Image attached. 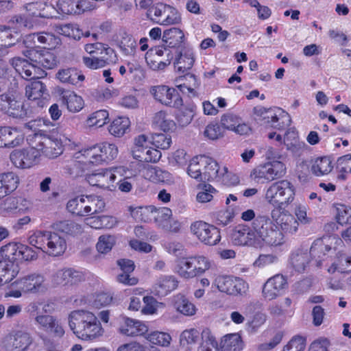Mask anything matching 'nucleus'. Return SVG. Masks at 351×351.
Segmentation results:
<instances>
[{
    "label": "nucleus",
    "mask_w": 351,
    "mask_h": 351,
    "mask_svg": "<svg viewBox=\"0 0 351 351\" xmlns=\"http://www.w3.org/2000/svg\"><path fill=\"white\" fill-rule=\"evenodd\" d=\"M84 155L89 158L88 163L108 162L118 155V148L114 144L102 143L84 150Z\"/></svg>",
    "instance_id": "423d86ee"
},
{
    "label": "nucleus",
    "mask_w": 351,
    "mask_h": 351,
    "mask_svg": "<svg viewBox=\"0 0 351 351\" xmlns=\"http://www.w3.org/2000/svg\"><path fill=\"white\" fill-rule=\"evenodd\" d=\"M174 306L184 315L191 316L195 313L196 308L184 295L178 294L174 297Z\"/></svg>",
    "instance_id": "c9c22d12"
},
{
    "label": "nucleus",
    "mask_w": 351,
    "mask_h": 351,
    "mask_svg": "<svg viewBox=\"0 0 351 351\" xmlns=\"http://www.w3.org/2000/svg\"><path fill=\"white\" fill-rule=\"evenodd\" d=\"M232 242L237 245H253L255 243V235L249 227L238 225L232 230L230 235Z\"/></svg>",
    "instance_id": "dca6fc26"
},
{
    "label": "nucleus",
    "mask_w": 351,
    "mask_h": 351,
    "mask_svg": "<svg viewBox=\"0 0 351 351\" xmlns=\"http://www.w3.org/2000/svg\"><path fill=\"white\" fill-rule=\"evenodd\" d=\"M36 322L46 332L54 337H62L64 335L63 327L54 317L49 315H38Z\"/></svg>",
    "instance_id": "a211bd4d"
},
{
    "label": "nucleus",
    "mask_w": 351,
    "mask_h": 351,
    "mask_svg": "<svg viewBox=\"0 0 351 351\" xmlns=\"http://www.w3.org/2000/svg\"><path fill=\"white\" fill-rule=\"evenodd\" d=\"M177 272L184 278H191L196 276L194 271L193 257L182 258L178 261Z\"/></svg>",
    "instance_id": "72a5a7b5"
},
{
    "label": "nucleus",
    "mask_w": 351,
    "mask_h": 351,
    "mask_svg": "<svg viewBox=\"0 0 351 351\" xmlns=\"http://www.w3.org/2000/svg\"><path fill=\"white\" fill-rule=\"evenodd\" d=\"M125 326L120 332L129 337L141 336L147 332V326L143 322L129 317H124Z\"/></svg>",
    "instance_id": "5701e85b"
},
{
    "label": "nucleus",
    "mask_w": 351,
    "mask_h": 351,
    "mask_svg": "<svg viewBox=\"0 0 351 351\" xmlns=\"http://www.w3.org/2000/svg\"><path fill=\"white\" fill-rule=\"evenodd\" d=\"M197 351H219L217 341L213 336L210 335L208 331H203L202 342L197 348Z\"/></svg>",
    "instance_id": "49530a36"
},
{
    "label": "nucleus",
    "mask_w": 351,
    "mask_h": 351,
    "mask_svg": "<svg viewBox=\"0 0 351 351\" xmlns=\"http://www.w3.org/2000/svg\"><path fill=\"white\" fill-rule=\"evenodd\" d=\"M68 319L70 329L82 340H93L102 334L99 321L93 313L89 311L84 310L71 311Z\"/></svg>",
    "instance_id": "f257e3e1"
},
{
    "label": "nucleus",
    "mask_w": 351,
    "mask_h": 351,
    "mask_svg": "<svg viewBox=\"0 0 351 351\" xmlns=\"http://www.w3.org/2000/svg\"><path fill=\"white\" fill-rule=\"evenodd\" d=\"M337 169L342 173H351V154L339 157L337 161Z\"/></svg>",
    "instance_id": "774afa93"
},
{
    "label": "nucleus",
    "mask_w": 351,
    "mask_h": 351,
    "mask_svg": "<svg viewBox=\"0 0 351 351\" xmlns=\"http://www.w3.org/2000/svg\"><path fill=\"white\" fill-rule=\"evenodd\" d=\"M282 232L286 234H293L298 228L299 222L290 214L282 213L276 219Z\"/></svg>",
    "instance_id": "7c9ffc66"
},
{
    "label": "nucleus",
    "mask_w": 351,
    "mask_h": 351,
    "mask_svg": "<svg viewBox=\"0 0 351 351\" xmlns=\"http://www.w3.org/2000/svg\"><path fill=\"white\" fill-rule=\"evenodd\" d=\"M23 138L17 130L9 126H0V147L11 149L19 146Z\"/></svg>",
    "instance_id": "f3484780"
},
{
    "label": "nucleus",
    "mask_w": 351,
    "mask_h": 351,
    "mask_svg": "<svg viewBox=\"0 0 351 351\" xmlns=\"http://www.w3.org/2000/svg\"><path fill=\"white\" fill-rule=\"evenodd\" d=\"M181 21V16L178 10L169 5V9L167 12L165 17L163 19H158L157 23L162 25L178 24Z\"/></svg>",
    "instance_id": "13d9d810"
},
{
    "label": "nucleus",
    "mask_w": 351,
    "mask_h": 351,
    "mask_svg": "<svg viewBox=\"0 0 351 351\" xmlns=\"http://www.w3.org/2000/svg\"><path fill=\"white\" fill-rule=\"evenodd\" d=\"M149 93L157 101L166 106L179 108L183 105L182 97L174 88L165 85L154 86L150 88Z\"/></svg>",
    "instance_id": "39448f33"
},
{
    "label": "nucleus",
    "mask_w": 351,
    "mask_h": 351,
    "mask_svg": "<svg viewBox=\"0 0 351 351\" xmlns=\"http://www.w3.org/2000/svg\"><path fill=\"white\" fill-rule=\"evenodd\" d=\"M40 155L38 151L29 149H16L13 151L10 158L12 162L18 168L27 169L37 162Z\"/></svg>",
    "instance_id": "9b49d317"
},
{
    "label": "nucleus",
    "mask_w": 351,
    "mask_h": 351,
    "mask_svg": "<svg viewBox=\"0 0 351 351\" xmlns=\"http://www.w3.org/2000/svg\"><path fill=\"white\" fill-rule=\"evenodd\" d=\"M23 54L29 61L36 64V66H42L47 69H52L58 64L57 56L52 52L35 47L23 51Z\"/></svg>",
    "instance_id": "0eeeda50"
},
{
    "label": "nucleus",
    "mask_w": 351,
    "mask_h": 351,
    "mask_svg": "<svg viewBox=\"0 0 351 351\" xmlns=\"http://www.w3.org/2000/svg\"><path fill=\"white\" fill-rule=\"evenodd\" d=\"M114 243V237L112 235L104 234L99 237L96 247L99 253L106 254L112 250Z\"/></svg>",
    "instance_id": "603ef678"
},
{
    "label": "nucleus",
    "mask_w": 351,
    "mask_h": 351,
    "mask_svg": "<svg viewBox=\"0 0 351 351\" xmlns=\"http://www.w3.org/2000/svg\"><path fill=\"white\" fill-rule=\"evenodd\" d=\"M56 77L62 83L73 85H77L85 78L80 71L73 67L60 69L56 74Z\"/></svg>",
    "instance_id": "393cba45"
},
{
    "label": "nucleus",
    "mask_w": 351,
    "mask_h": 351,
    "mask_svg": "<svg viewBox=\"0 0 351 351\" xmlns=\"http://www.w3.org/2000/svg\"><path fill=\"white\" fill-rule=\"evenodd\" d=\"M257 235L267 244L278 245L282 243L283 234L267 216L259 215L252 223Z\"/></svg>",
    "instance_id": "20e7f679"
},
{
    "label": "nucleus",
    "mask_w": 351,
    "mask_h": 351,
    "mask_svg": "<svg viewBox=\"0 0 351 351\" xmlns=\"http://www.w3.org/2000/svg\"><path fill=\"white\" fill-rule=\"evenodd\" d=\"M195 59L192 53L184 54L180 53L174 62V66L178 72L183 73L192 68Z\"/></svg>",
    "instance_id": "a19ab883"
},
{
    "label": "nucleus",
    "mask_w": 351,
    "mask_h": 351,
    "mask_svg": "<svg viewBox=\"0 0 351 351\" xmlns=\"http://www.w3.org/2000/svg\"><path fill=\"white\" fill-rule=\"evenodd\" d=\"M291 119L289 114L281 111L279 115L275 112V117L271 119L267 128H272L278 130H282L291 125Z\"/></svg>",
    "instance_id": "37998d69"
},
{
    "label": "nucleus",
    "mask_w": 351,
    "mask_h": 351,
    "mask_svg": "<svg viewBox=\"0 0 351 351\" xmlns=\"http://www.w3.org/2000/svg\"><path fill=\"white\" fill-rule=\"evenodd\" d=\"M254 120L259 124L265 127L269 123L271 119L275 117V112L272 108H265L263 106H256L253 108Z\"/></svg>",
    "instance_id": "4c0bfd02"
},
{
    "label": "nucleus",
    "mask_w": 351,
    "mask_h": 351,
    "mask_svg": "<svg viewBox=\"0 0 351 351\" xmlns=\"http://www.w3.org/2000/svg\"><path fill=\"white\" fill-rule=\"evenodd\" d=\"M337 222L341 224H348L351 223V208L348 207L345 205H341L339 208H337Z\"/></svg>",
    "instance_id": "338daca9"
},
{
    "label": "nucleus",
    "mask_w": 351,
    "mask_h": 351,
    "mask_svg": "<svg viewBox=\"0 0 351 351\" xmlns=\"http://www.w3.org/2000/svg\"><path fill=\"white\" fill-rule=\"evenodd\" d=\"M18 34H12L10 26L0 25V45L5 47L14 46L19 40Z\"/></svg>",
    "instance_id": "c03bdc74"
},
{
    "label": "nucleus",
    "mask_w": 351,
    "mask_h": 351,
    "mask_svg": "<svg viewBox=\"0 0 351 351\" xmlns=\"http://www.w3.org/2000/svg\"><path fill=\"white\" fill-rule=\"evenodd\" d=\"M41 153L49 158L58 157L62 153L61 142L46 134Z\"/></svg>",
    "instance_id": "cd10ccee"
},
{
    "label": "nucleus",
    "mask_w": 351,
    "mask_h": 351,
    "mask_svg": "<svg viewBox=\"0 0 351 351\" xmlns=\"http://www.w3.org/2000/svg\"><path fill=\"white\" fill-rule=\"evenodd\" d=\"M115 178L116 176L108 169H101L86 176V180L90 185L103 189L109 188L110 183L114 182Z\"/></svg>",
    "instance_id": "aec40b11"
},
{
    "label": "nucleus",
    "mask_w": 351,
    "mask_h": 351,
    "mask_svg": "<svg viewBox=\"0 0 351 351\" xmlns=\"http://www.w3.org/2000/svg\"><path fill=\"white\" fill-rule=\"evenodd\" d=\"M32 343V338L28 332L19 330L5 337L3 347L6 351H26Z\"/></svg>",
    "instance_id": "9d476101"
},
{
    "label": "nucleus",
    "mask_w": 351,
    "mask_h": 351,
    "mask_svg": "<svg viewBox=\"0 0 351 351\" xmlns=\"http://www.w3.org/2000/svg\"><path fill=\"white\" fill-rule=\"evenodd\" d=\"M58 93L62 104L72 112L80 111L84 107V100L82 97L77 95L73 91L59 88Z\"/></svg>",
    "instance_id": "6ab92c4d"
},
{
    "label": "nucleus",
    "mask_w": 351,
    "mask_h": 351,
    "mask_svg": "<svg viewBox=\"0 0 351 351\" xmlns=\"http://www.w3.org/2000/svg\"><path fill=\"white\" fill-rule=\"evenodd\" d=\"M243 343L238 333L226 335L221 342V351H241Z\"/></svg>",
    "instance_id": "c756f323"
},
{
    "label": "nucleus",
    "mask_w": 351,
    "mask_h": 351,
    "mask_svg": "<svg viewBox=\"0 0 351 351\" xmlns=\"http://www.w3.org/2000/svg\"><path fill=\"white\" fill-rule=\"evenodd\" d=\"M47 231H38L30 236L28 239L29 243L35 247L39 251L45 252L46 242H47Z\"/></svg>",
    "instance_id": "8fccbe9b"
},
{
    "label": "nucleus",
    "mask_w": 351,
    "mask_h": 351,
    "mask_svg": "<svg viewBox=\"0 0 351 351\" xmlns=\"http://www.w3.org/2000/svg\"><path fill=\"white\" fill-rule=\"evenodd\" d=\"M217 289L229 295H243L247 290V284L241 278L232 276H219L216 279Z\"/></svg>",
    "instance_id": "1a4fd4ad"
},
{
    "label": "nucleus",
    "mask_w": 351,
    "mask_h": 351,
    "mask_svg": "<svg viewBox=\"0 0 351 351\" xmlns=\"http://www.w3.org/2000/svg\"><path fill=\"white\" fill-rule=\"evenodd\" d=\"M223 131L217 123L208 124L204 132V136L210 140L219 138L223 136Z\"/></svg>",
    "instance_id": "69168bd1"
},
{
    "label": "nucleus",
    "mask_w": 351,
    "mask_h": 351,
    "mask_svg": "<svg viewBox=\"0 0 351 351\" xmlns=\"http://www.w3.org/2000/svg\"><path fill=\"white\" fill-rule=\"evenodd\" d=\"M12 263L0 260V286L10 282L14 278V272L12 271Z\"/></svg>",
    "instance_id": "09e8293b"
},
{
    "label": "nucleus",
    "mask_w": 351,
    "mask_h": 351,
    "mask_svg": "<svg viewBox=\"0 0 351 351\" xmlns=\"http://www.w3.org/2000/svg\"><path fill=\"white\" fill-rule=\"evenodd\" d=\"M333 167L332 162L328 157L324 156L317 158L312 165L311 170L313 173L317 176H322L330 173Z\"/></svg>",
    "instance_id": "79ce46f5"
},
{
    "label": "nucleus",
    "mask_w": 351,
    "mask_h": 351,
    "mask_svg": "<svg viewBox=\"0 0 351 351\" xmlns=\"http://www.w3.org/2000/svg\"><path fill=\"white\" fill-rule=\"evenodd\" d=\"M152 143L157 148L167 149L171 143V138L164 133L154 134L152 136Z\"/></svg>",
    "instance_id": "4d7b16f0"
},
{
    "label": "nucleus",
    "mask_w": 351,
    "mask_h": 351,
    "mask_svg": "<svg viewBox=\"0 0 351 351\" xmlns=\"http://www.w3.org/2000/svg\"><path fill=\"white\" fill-rule=\"evenodd\" d=\"M193 263L196 276L204 274L210 266V262L204 256L193 257Z\"/></svg>",
    "instance_id": "e2e57ef3"
},
{
    "label": "nucleus",
    "mask_w": 351,
    "mask_h": 351,
    "mask_svg": "<svg viewBox=\"0 0 351 351\" xmlns=\"http://www.w3.org/2000/svg\"><path fill=\"white\" fill-rule=\"evenodd\" d=\"M151 212L154 215L156 221H166L170 219L172 215V211L167 207L156 208L152 206Z\"/></svg>",
    "instance_id": "0e129e2a"
},
{
    "label": "nucleus",
    "mask_w": 351,
    "mask_h": 351,
    "mask_svg": "<svg viewBox=\"0 0 351 351\" xmlns=\"http://www.w3.org/2000/svg\"><path fill=\"white\" fill-rule=\"evenodd\" d=\"M178 109L176 117L179 125L182 127L189 125L193 119V111L192 108L184 107L183 106Z\"/></svg>",
    "instance_id": "5fc2aeb1"
},
{
    "label": "nucleus",
    "mask_w": 351,
    "mask_h": 351,
    "mask_svg": "<svg viewBox=\"0 0 351 351\" xmlns=\"http://www.w3.org/2000/svg\"><path fill=\"white\" fill-rule=\"evenodd\" d=\"M169 9V5L164 3H156L152 6L149 7L148 14L156 17L155 20L157 22L158 19H163L165 17L167 12Z\"/></svg>",
    "instance_id": "680f3d73"
},
{
    "label": "nucleus",
    "mask_w": 351,
    "mask_h": 351,
    "mask_svg": "<svg viewBox=\"0 0 351 351\" xmlns=\"http://www.w3.org/2000/svg\"><path fill=\"white\" fill-rule=\"evenodd\" d=\"M187 173L196 180H213L219 176V165L212 158L206 156H197L190 161Z\"/></svg>",
    "instance_id": "f03ea898"
},
{
    "label": "nucleus",
    "mask_w": 351,
    "mask_h": 351,
    "mask_svg": "<svg viewBox=\"0 0 351 351\" xmlns=\"http://www.w3.org/2000/svg\"><path fill=\"white\" fill-rule=\"evenodd\" d=\"M330 249V247L325 244L322 239H317L313 243L310 248L309 258H311V262H315V266L319 267L322 266L324 256Z\"/></svg>",
    "instance_id": "b1692460"
},
{
    "label": "nucleus",
    "mask_w": 351,
    "mask_h": 351,
    "mask_svg": "<svg viewBox=\"0 0 351 351\" xmlns=\"http://www.w3.org/2000/svg\"><path fill=\"white\" fill-rule=\"evenodd\" d=\"M200 340L197 330L191 328L184 330L180 336V346L182 351H191Z\"/></svg>",
    "instance_id": "a878e982"
},
{
    "label": "nucleus",
    "mask_w": 351,
    "mask_h": 351,
    "mask_svg": "<svg viewBox=\"0 0 351 351\" xmlns=\"http://www.w3.org/2000/svg\"><path fill=\"white\" fill-rule=\"evenodd\" d=\"M109 114L107 110H97L90 114L87 119V123L89 126H97L100 128L106 123Z\"/></svg>",
    "instance_id": "3c124183"
},
{
    "label": "nucleus",
    "mask_w": 351,
    "mask_h": 351,
    "mask_svg": "<svg viewBox=\"0 0 351 351\" xmlns=\"http://www.w3.org/2000/svg\"><path fill=\"white\" fill-rule=\"evenodd\" d=\"M88 196L75 197L70 199L66 204L67 210L78 216H84L92 210V206L87 204Z\"/></svg>",
    "instance_id": "4be33fe9"
},
{
    "label": "nucleus",
    "mask_w": 351,
    "mask_h": 351,
    "mask_svg": "<svg viewBox=\"0 0 351 351\" xmlns=\"http://www.w3.org/2000/svg\"><path fill=\"white\" fill-rule=\"evenodd\" d=\"M287 287V281L282 274H277L269 278L263 287V295L265 299L272 300L281 295Z\"/></svg>",
    "instance_id": "f8f14e48"
},
{
    "label": "nucleus",
    "mask_w": 351,
    "mask_h": 351,
    "mask_svg": "<svg viewBox=\"0 0 351 351\" xmlns=\"http://www.w3.org/2000/svg\"><path fill=\"white\" fill-rule=\"evenodd\" d=\"M184 35L182 31L177 27L166 29L163 32L162 41L169 48L179 46L184 40Z\"/></svg>",
    "instance_id": "c85d7f7f"
},
{
    "label": "nucleus",
    "mask_w": 351,
    "mask_h": 351,
    "mask_svg": "<svg viewBox=\"0 0 351 351\" xmlns=\"http://www.w3.org/2000/svg\"><path fill=\"white\" fill-rule=\"evenodd\" d=\"M147 339L153 344L167 346L170 343L171 337L166 332L154 331L149 334Z\"/></svg>",
    "instance_id": "6e6d98bb"
},
{
    "label": "nucleus",
    "mask_w": 351,
    "mask_h": 351,
    "mask_svg": "<svg viewBox=\"0 0 351 351\" xmlns=\"http://www.w3.org/2000/svg\"><path fill=\"white\" fill-rule=\"evenodd\" d=\"M295 197V188L287 180H282L271 184L265 194L266 199L279 209H284L291 203Z\"/></svg>",
    "instance_id": "7ed1b4c3"
},
{
    "label": "nucleus",
    "mask_w": 351,
    "mask_h": 351,
    "mask_svg": "<svg viewBox=\"0 0 351 351\" xmlns=\"http://www.w3.org/2000/svg\"><path fill=\"white\" fill-rule=\"evenodd\" d=\"M19 245L21 243L10 242L2 246L0 249V254L4 258L3 261L12 263L13 266L14 262L19 260V253H18L19 252Z\"/></svg>",
    "instance_id": "473e14b6"
},
{
    "label": "nucleus",
    "mask_w": 351,
    "mask_h": 351,
    "mask_svg": "<svg viewBox=\"0 0 351 351\" xmlns=\"http://www.w3.org/2000/svg\"><path fill=\"white\" fill-rule=\"evenodd\" d=\"M305 341L303 337L295 336L284 347L283 351H304Z\"/></svg>",
    "instance_id": "052dcab7"
},
{
    "label": "nucleus",
    "mask_w": 351,
    "mask_h": 351,
    "mask_svg": "<svg viewBox=\"0 0 351 351\" xmlns=\"http://www.w3.org/2000/svg\"><path fill=\"white\" fill-rule=\"evenodd\" d=\"M254 173L256 178L271 181L283 177L286 173V167L282 162L274 160L259 169L254 170Z\"/></svg>",
    "instance_id": "ddd939ff"
},
{
    "label": "nucleus",
    "mask_w": 351,
    "mask_h": 351,
    "mask_svg": "<svg viewBox=\"0 0 351 351\" xmlns=\"http://www.w3.org/2000/svg\"><path fill=\"white\" fill-rule=\"evenodd\" d=\"M310 263L308 252H296L292 254L290 258V263L294 269L300 273L305 270L306 265Z\"/></svg>",
    "instance_id": "58836bf2"
},
{
    "label": "nucleus",
    "mask_w": 351,
    "mask_h": 351,
    "mask_svg": "<svg viewBox=\"0 0 351 351\" xmlns=\"http://www.w3.org/2000/svg\"><path fill=\"white\" fill-rule=\"evenodd\" d=\"M9 23L19 29H31L34 26L33 18L29 14H16L12 16Z\"/></svg>",
    "instance_id": "de8ad7c7"
},
{
    "label": "nucleus",
    "mask_w": 351,
    "mask_h": 351,
    "mask_svg": "<svg viewBox=\"0 0 351 351\" xmlns=\"http://www.w3.org/2000/svg\"><path fill=\"white\" fill-rule=\"evenodd\" d=\"M19 246V260L32 261L38 258V252L36 250L22 243Z\"/></svg>",
    "instance_id": "bf43d9fd"
},
{
    "label": "nucleus",
    "mask_w": 351,
    "mask_h": 351,
    "mask_svg": "<svg viewBox=\"0 0 351 351\" xmlns=\"http://www.w3.org/2000/svg\"><path fill=\"white\" fill-rule=\"evenodd\" d=\"M58 14H80L84 10L80 4L79 0H58L55 5H52Z\"/></svg>",
    "instance_id": "bb28decb"
},
{
    "label": "nucleus",
    "mask_w": 351,
    "mask_h": 351,
    "mask_svg": "<svg viewBox=\"0 0 351 351\" xmlns=\"http://www.w3.org/2000/svg\"><path fill=\"white\" fill-rule=\"evenodd\" d=\"M52 227L56 231L73 236L79 234L83 231L81 225L69 220L56 222Z\"/></svg>",
    "instance_id": "2f4dec72"
},
{
    "label": "nucleus",
    "mask_w": 351,
    "mask_h": 351,
    "mask_svg": "<svg viewBox=\"0 0 351 351\" xmlns=\"http://www.w3.org/2000/svg\"><path fill=\"white\" fill-rule=\"evenodd\" d=\"M19 182L18 176L13 172L0 175V186H1L3 192L5 193V196L17 188Z\"/></svg>",
    "instance_id": "f704fd0d"
},
{
    "label": "nucleus",
    "mask_w": 351,
    "mask_h": 351,
    "mask_svg": "<svg viewBox=\"0 0 351 351\" xmlns=\"http://www.w3.org/2000/svg\"><path fill=\"white\" fill-rule=\"evenodd\" d=\"M191 230L202 242L206 245H216L221 239L219 229L206 222L200 221L192 223Z\"/></svg>",
    "instance_id": "6e6552de"
},
{
    "label": "nucleus",
    "mask_w": 351,
    "mask_h": 351,
    "mask_svg": "<svg viewBox=\"0 0 351 351\" xmlns=\"http://www.w3.org/2000/svg\"><path fill=\"white\" fill-rule=\"evenodd\" d=\"M84 279L82 272L73 268L59 270L53 276V282L62 285H75L82 282Z\"/></svg>",
    "instance_id": "4468645a"
},
{
    "label": "nucleus",
    "mask_w": 351,
    "mask_h": 351,
    "mask_svg": "<svg viewBox=\"0 0 351 351\" xmlns=\"http://www.w3.org/2000/svg\"><path fill=\"white\" fill-rule=\"evenodd\" d=\"M44 280L43 276L34 273L21 278L17 281V284L25 293H36L43 287Z\"/></svg>",
    "instance_id": "412c9836"
},
{
    "label": "nucleus",
    "mask_w": 351,
    "mask_h": 351,
    "mask_svg": "<svg viewBox=\"0 0 351 351\" xmlns=\"http://www.w3.org/2000/svg\"><path fill=\"white\" fill-rule=\"evenodd\" d=\"M119 47L125 54H130L134 52L136 42L131 35L124 32L119 41Z\"/></svg>",
    "instance_id": "864d4df0"
},
{
    "label": "nucleus",
    "mask_w": 351,
    "mask_h": 351,
    "mask_svg": "<svg viewBox=\"0 0 351 351\" xmlns=\"http://www.w3.org/2000/svg\"><path fill=\"white\" fill-rule=\"evenodd\" d=\"M46 132L43 130L33 132L27 136V142L29 144V149H34L38 152L39 155L43 149L44 139L45 138Z\"/></svg>",
    "instance_id": "a18cd8bd"
},
{
    "label": "nucleus",
    "mask_w": 351,
    "mask_h": 351,
    "mask_svg": "<svg viewBox=\"0 0 351 351\" xmlns=\"http://www.w3.org/2000/svg\"><path fill=\"white\" fill-rule=\"evenodd\" d=\"M46 90V86L41 81L36 80L26 86L25 95L29 99L36 100L41 97Z\"/></svg>",
    "instance_id": "ea45409f"
},
{
    "label": "nucleus",
    "mask_w": 351,
    "mask_h": 351,
    "mask_svg": "<svg viewBox=\"0 0 351 351\" xmlns=\"http://www.w3.org/2000/svg\"><path fill=\"white\" fill-rule=\"evenodd\" d=\"M130 121L128 117H118L113 120L108 128L109 132L116 136L121 137L129 128Z\"/></svg>",
    "instance_id": "e433bc0d"
},
{
    "label": "nucleus",
    "mask_w": 351,
    "mask_h": 351,
    "mask_svg": "<svg viewBox=\"0 0 351 351\" xmlns=\"http://www.w3.org/2000/svg\"><path fill=\"white\" fill-rule=\"evenodd\" d=\"M45 253L49 255L58 256L62 255L66 249V243L64 238L58 233L47 231Z\"/></svg>",
    "instance_id": "2eb2a0df"
}]
</instances>
